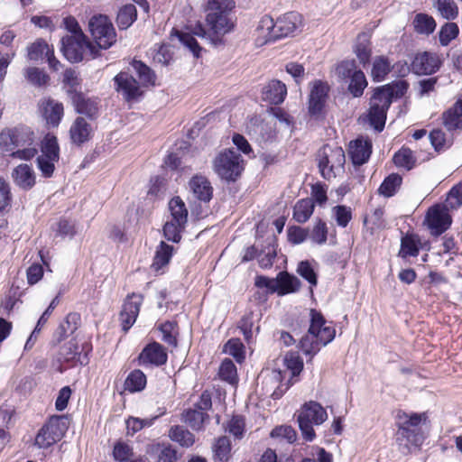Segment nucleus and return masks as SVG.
<instances>
[{
	"mask_svg": "<svg viewBox=\"0 0 462 462\" xmlns=\"http://www.w3.org/2000/svg\"><path fill=\"white\" fill-rule=\"evenodd\" d=\"M422 416L425 417V414L411 413L408 415L403 412L398 415L395 440L402 454H409L411 447L418 448L423 443L424 435L420 426Z\"/></svg>",
	"mask_w": 462,
	"mask_h": 462,
	"instance_id": "1",
	"label": "nucleus"
},
{
	"mask_svg": "<svg viewBox=\"0 0 462 462\" xmlns=\"http://www.w3.org/2000/svg\"><path fill=\"white\" fill-rule=\"evenodd\" d=\"M88 31L99 51L109 49L116 42L115 27L106 14L93 15L88 21Z\"/></svg>",
	"mask_w": 462,
	"mask_h": 462,
	"instance_id": "2",
	"label": "nucleus"
},
{
	"mask_svg": "<svg viewBox=\"0 0 462 462\" xmlns=\"http://www.w3.org/2000/svg\"><path fill=\"white\" fill-rule=\"evenodd\" d=\"M69 429L68 417L65 415H53L39 430L34 445L39 448H48L60 440Z\"/></svg>",
	"mask_w": 462,
	"mask_h": 462,
	"instance_id": "3",
	"label": "nucleus"
},
{
	"mask_svg": "<svg viewBox=\"0 0 462 462\" xmlns=\"http://www.w3.org/2000/svg\"><path fill=\"white\" fill-rule=\"evenodd\" d=\"M60 44L63 56L71 63L82 61L85 50H88L91 59H96L101 55L98 48L88 37L81 40L75 38V36H63Z\"/></svg>",
	"mask_w": 462,
	"mask_h": 462,
	"instance_id": "4",
	"label": "nucleus"
},
{
	"mask_svg": "<svg viewBox=\"0 0 462 462\" xmlns=\"http://www.w3.org/2000/svg\"><path fill=\"white\" fill-rule=\"evenodd\" d=\"M92 350L89 344L85 343L80 346L70 340L64 344L59 350L57 360L60 363L58 370L62 373L68 367H73L79 364L80 365H87L88 364V352Z\"/></svg>",
	"mask_w": 462,
	"mask_h": 462,
	"instance_id": "5",
	"label": "nucleus"
},
{
	"mask_svg": "<svg viewBox=\"0 0 462 462\" xmlns=\"http://www.w3.org/2000/svg\"><path fill=\"white\" fill-rule=\"evenodd\" d=\"M241 162L243 160L238 152L227 149L215 158L214 170L221 179L228 182L236 181L244 170Z\"/></svg>",
	"mask_w": 462,
	"mask_h": 462,
	"instance_id": "6",
	"label": "nucleus"
},
{
	"mask_svg": "<svg viewBox=\"0 0 462 462\" xmlns=\"http://www.w3.org/2000/svg\"><path fill=\"white\" fill-rule=\"evenodd\" d=\"M408 88L409 83L403 79L394 80L391 83L376 87L373 89L370 106H377L389 110L393 101L402 97Z\"/></svg>",
	"mask_w": 462,
	"mask_h": 462,
	"instance_id": "7",
	"label": "nucleus"
},
{
	"mask_svg": "<svg viewBox=\"0 0 462 462\" xmlns=\"http://www.w3.org/2000/svg\"><path fill=\"white\" fill-rule=\"evenodd\" d=\"M340 78L349 79L347 86L348 92L353 97H360L364 94L365 88L368 82L365 73L361 69H357L355 60H343L337 68Z\"/></svg>",
	"mask_w": 462,
	"mask_h": 462,
	"instance_id": "8",
	"label": "nucleus"
},
{
	"mask_svg": "<svg viewBox=\"0 0 462 462\" xmlns=\"http://www.w3.org/2000/svg\"><path fill=\"white\" fill-rule=\"evenodd\" d=\"M448 208L435 205L428 209L424 224L433 236L442 235L451 226L452 218Z\"/></svg>",
	"mask_w": 462,
	"mask_h": 462,
	"instance_id": "9",
	"label": "nucleus"
},
{
	"mask_svg": "<svg viewBox=\"0 0 462 462\" xmlns=\"http://www.w3.org/2000/svg\"><path fill=\"white\" fill-rule=\"evenodd\" d=\"M206 23L213 34V37H210V42L214 46L223 44V36L235 27L232 15H217L213 12L207 13Z\"/></svg>",
	"mask_w": 462,
	"mask_h": 462,
	"instance_id": "10",
	"label": "nucleus"
},
{
	"mask_svg": "<svg viewBox=\"0 0 462 462\" xmlns=\"http://www.w3.org/2000/svg\"><path fill=\"white\" fill-rule=\"evenodd\" d=\"M138 365L142 366L160 367L168 361L167 349L157 341L144 346L137 356Z\"/></svg>",
	"mask_w": 462,
	"mask_h": 462,
	"instance_id": "11",
	"label": "nucleus"
},
{
	"mask_svg": "<svg viewBox=\"0 0 462 462\" xmlns=\"http://www.w3.org/2000/svg\"><path fill=\"white\" fill-rule=\"evenodd\" d=\"M329 89L328 84L322 80L317 79L312 83L308 102V110L311 116L318 118L323 114Z\"/></svg>",
	"mask_w": 462,
	"mask_h": 462,
	"instance_id": "12",
	"label": "nucleus"
},
{
	"mask_svg": "<svg viewBox=\"0 0 462 462\" xmlns=\"http://www.w3.org/2000/svg\"><path fill=\"white\" fill-rule=\"evenodd\" d=\"M441 60L437 53L423 51L417 53L411 61V71L416 75H432L441 67Z\"/></svg>",
	"mask_w": 462,
	"mask_h": 462,
	"instance_id": "13",
	"label": "nucleus"
},
{
	"mask_svg": "<svg viewBox=\"0 0 462 462\" xmlns=\"http://www.w3.org/2000/svg\"><path fill=\"white\" fill-rule=\"evenodd\" d=\"M302 26V16L297 12H289L276 20V29H274V42L284 37L293 36L296 32H300Z\"/></svg>",
	"mask_w": 462,
	"mask_h": 462,
	"instance_id": "14",
	"label": "nucleus"
},
{
	"mask_svg": "<svg viewBox=\"0 0 462 462\" xmlns=\"http://www.w3.org/2000/svg\"><path fill=\"white\" fill-rule=\"evenodd\" d=\"M143 302V296L141 294L132 293L128 295L125 300L122 310L120 312V319L122 322V329L127 332L130 328L134 324L136 318L140 311V307Z\"/></svg>",
	"mask_w": 462,
	"mask_h": 462,
	"instance_id": "15",
	"label": "nucleus"
},
{
	"mask_svg": "<svg viewBox=\"0 0 462 462\" xmlns=\"http://www.w3.org/2000/svg\"><path fill=\"white\" fill-rule=\"evenodd\" d=\"M373 143L369 137H357L349 143L348 154L355 166L366 163L372 154Z\"/></svg>",
	"mask_w": 462,
	"mask_h": 462,
	"instance_id": "16",
	"label": "nucleus"
},
{
	"mask_svg": "<svg viewBox=\"0 0 462 462\" xmlns=\"http://www.w3.org/2000/svg\"><path fill=\"white\" fill-rule=\"evenodd\" d=\"M116 90L122 93L126 101L137 99L142 95L138 81L127 72H120L114 78Z\"/></svg>",
	"mask_w": 462,
	"mask_h": 462,
	"instance_id": "17",
	"label": "nucleus"
},
{
	"mask_svg": "<svg viewBox=\"0 0 462 462\" xmlns=\"http://www.w3.org/2000/svg\"><path fill=\"white\" fill-rule=\"evenodd\" d=\"M278 239L275 235L268 236L261 245L257 259L259 266L269 269L273 265L277 256Z\"/></svg>",
	"mask_w": 462,
	"mask_h": 462,
	"instance_id": "18",
	"label": "nucleus"
},
{
	"mask_svg": "<svg viewBox=\"0 0 462 462\" xmlns=\"http://www.w3.org/2000/svg\"><path fill=\"white\" fill-rule=\"evenodd\" d=\"M275 293L283 296L297 292L301 285L300 280L287 271L280 272L275 278Z\"/></svg>",
	"mask_w": 462,
	"mask_h": 462,
	"instance_id": "19",
	"label": "nucleus"
},
{
	"mask_svg": "<svg viewBox=\"0 0 462 462\" xmlns=\"http://www.w3.org/2000/svg\"><path fill=\"white\" fill-rule=\"evenodd\" d=\"M298 418L310 421L315 425H320L328 419V413L320 403L310 401L302 405Z\"/></svg>",
	"mask_w": 462,
	"mask_h": 462,
	"instance_id": "20",
	"label": "nucleus"
},
{
	"mask_svg": "<svg viewBox=\"0 0 462 462\" xmlns=\"http://www.w3.org/2000/svg\"><path fill=\"white\" fill-rule=\"evenodd\" d=\"M42 112L50 126L58 127L64 116L63 104L50 97L42 104Z\"/></svg>",
	"mask_w": 462,
	"mask_h": 462,
	"instance_id": "21",
	"label": "nucleus"
},
{
	"mask_svg": "<svg viewBox=\"0 0 462 462\" xmlns=\"http://www.w3.org/2000/svg\"><path fill=\"white\" fill-rule=\"evenodd\" d=\"M92 134L91 125L85 118L78 116L69 129V136L72 143L81 146L90 140Z\"/></svg>",
	"mask_w": 462,
	"mask_h": 462,
	"instance_id": "22",
	"label": "nucleus"
},
{
	"mask_svg": "<svg viewBox=\"0 0 462 462\" xmlns=\"http://www.w3.org/2000/svg\"><path fill=\"white\" fill-rule=\"evenodd\" d=\"M262 95L264 101L273 105H280L287 96V87L281 80L273 79L263 88Z\"/></svg>",
	"mask_w": 462,
	"mask_h": 462,
	"instance_id": "23",
	"label": "nucleus"
},
{
	"mask_svg": "<svg viewBox=\"0 0 462 462\" xmlns=\"http://www.w3.org/2000/svg\"><path fill=\"white\" fill-rule=\"evenodd\" d=\"M69 99L78 114L84 115L89 119L97 117L98 112L97 103L90 97H88L83 92L79 93Z\"/></svg>",
	"mask_w": 462,
	"mask_h": 462,
	"instance_id": "24",
	"label": "nucleus"
},
{
	"mask_svg": "<svg viewBox=\"0 0 462 462\" xmlns=\"http://www.w3.org/2000/svg\"><path fill=\"white\" fill-rule=\"evenodd\" d=\"M189 187L199 200L208 203L213 197V188L210 181L204 176L196 175L189 180Z\"/></svg>",
	"mask_w": 462,
	"mask_h": 462,
	"instance_id": "25",
	"label": "nucleus"
},
{
	"mask_svg": "<svg viewBox=\"0 0 462 462\" xmlns=\"http://www.w3.org/2000/svg\"><path fill=\"white\" fill-rule=\"evenodd\" d=\"M12 177L15 184L24 190H29L35 185L34 171L27 164H20L14 168Z\"/></svg>",
	"mask_w": 462,
	"mask_h": 462,
	"instance_id": "26",
	"label": "nucleus"
},
{
	"mask_svg": "<svg viewBox=\"0 0 462 462\" xmlns=\"http://www.w3.org/2000/svg\"><path fill=\"white\" fill-rule=\"evenodd\" d=\"M370 38L371 36L369 33L361 32L357 35L356 42L354 46V52L364 68L370 63L372 55Z\"/></svg>",
	"mask_w": 462,
	"mask_h": 462,
	"instance_id": "27",
	"label": "nucleus"
},
{
	"mask_svg": "<svg viewBox=\"0 0 462 462\" xmlns=\"http://www.w3.org/2000/svg\"><path fill=\"white\" fill-rule=\"evenodd\" d=\"M420 239L415 234H406L401 239V248L398 255L403 259L412 256L416 257L420 254Z\"/></svg>",
	"mask_w": 462,
	"mask_h": 462,
	"instance_id": "28",
	"label": "nucleus"
},
{
	"mask_svg": "<svg viewBox=\"0 0 462 462\" xmlns=\"http://www.w3.org/2000/svg\"><path fill=\"white\" fill-rule=\"evenodd\" d=\"M169 209L171 211V221L178 223L177 226H186L188 222V209L185 203L180 197L172 198L169 202Z\"/></svg>",
	"mask_w": 462,
	"mask_h": 462,
	"instance_id": "29",
	"label": "nucleus"
},
{
	"mask_svg": "<svg viewBox=\"0 0 462 462\" xmlns=\"http://www.w3.org/2000/svg\"><path fill=\"white\" fill-rule=\"evenodd\" d=\"M62 82L64 84L66 94L69 98H71L79 93L82 92V79L79 77V74L75 69L71 68L67 69L63 73Z\"/></svg>",
	"mask_w": 462,
	"mask_h": 462,
	"instance_id": "30",
	"label": "nucleus"
},
{
	"mask_svg": "<svg viewBox=\"0 0 462 462\" xmlns=\"http://www.w3.org/2000/svg\"><path fill=\"white\" fill-rule=\"evenodd\" d=\"M315 206L312 199L298 200L293 208V219L298 223L307 222L313 214Z\"/></svg>",
	"mask_w": 462,
	"mask_h": 462,
	"instance_id": "31",
	"label": "nucleus"
},
{
	"mask_svg": "<svg viewBox=\"0 0 462 462\" xmlns=\"http://www.w3.org/2000/svg\"><path fill=\"white\" fill-rule=\"evenodd\" d=\"M412 25L417 33L430 35L435 31L437 23L431 15L419 13L414 16Z\"/></svg>",
	"mask_w": 462,
	"mask_h": 462,
	"instance_id": "32",
	"label": "nucleus"
},
{
	"mask_svg": "<svg viewBox=\"0 0 462 462\" xmlns=\"http://www.w3.org/2000/svg\"><path fill=\"white\" fill-rule=\"evenodd\" d=\"M392 71L389 59L385 56H376L374 60L371 77L374 82H381Z\"/></svg>",
	"mask_w": 462,
	"mask_h": 462,
	"instance_id": "33",
	"label": "nucleus"
},
{
	"mask_svg": "<svg viewBox=\"0 0 462 462\" xmlns=\"http://www.w3.org/2000/svg\"><path fill=\"white\" fill-rule=\"evenodd\" d=\"M137 18V10L134 5L127 4L123 5L116 16V23L120 30L129 28Z\"/></svg>",
	"mask_w": 462,
	"mask_h": 462,
	"instance_id": "34",
	"label": "nucleus"
},
{
	"mask_svg": "<svg viewBox=\"0 0 462 462\" xmlns=\"http://www.w3.org/2000/svg\"><path fill=\"white\" fill-rule=\"evenodd\" d=\"M182 417L183 421L194 430H201L205 421L209 420V416L207 412L195 409L185 410L182 413Z\"/></svg>",
	"mask_w": 462,
	"mask_h": 462,
	"instance_id": "35",
	"label": "nucleus"
},
{
	"mask_svg": "<svg viewBox=\"0 0 462 462\" xmlns=\"http://www.w3.org/2000/svg\"><path fill=\"white\" fill-rule=\"evenodd\" d=\"M147 379L144 373L140 369L133 370L125 381V389L130 393L143 391L146 386Z\"/></svg>",
	"mask_w": 462,
	"mask_h": 462,
	"instance_id": "36",
	"label": "nucleus"
},
{
	"mask_svg": "<svg viewBox=\"0 0 462 462\" xmlns=\"http://www.w3.org/2000/svg\"><path fill=\"white\" fill-rule=\"evenodd\" d=\"M393 162L397 167L411 171L415 167L417 160L410 148L402 146L393 154Z\"/></svg>",
	"mask_w": 462,
	"mask_h": 462,
	"instance_id": "37",
	"label": "nucleus"
},
{
	"mask_svg": "<svg viewBox=\"0 0 462 462\" xmlns=\"http://www.w3.org/2000/svg\"><path fill=\"white\" fill-rule=\"evenodd\" d=\"M169 437L181 447L189 448L195 442L194 435L182 426L175 425L170 429Z\"/></svg>",
	"mask_w": 462,
	"mask_h": 462,
	"instance_id": "38",
	"label": "nucleus"
},
{
	"mask_svg": "<svg viewBox=\"0 0 462 462\" xmlns=\"http://www.w3.org/2000/svg\"><path fill=\"white\" fill-rule=\"evenodd\" d=\"M402 183V178L400 174L391 173L383 180L378 192L386 198H391L395 195Z\"/></svg>",
	"mask_w": 462,
	"mask_h": 462,
	"instance_id": "39",
	"label": "nucleus"
},
{
	"mask_svg": "<svg viewBox=\"0 0 462 462\" xmlns=\"http://www.w3.org/2000/svg\"><path fill=\"white\" fill-rule=\"evenodd\" d=\"M429 139L435 152L439 153L448 150L453 144V138H448L439 128L433 129L429 134Z\"/></svg>",
	"mask_w": 462,
	"mask_h": 462,
	"instance_id": "40",
	"label": "nucleus"
},
{
	"mask_svg": "<svg viewBox=\"0 0 462 462\" xmlns=\"http://www.w3.org/2000/svg\"><path fill=\"white\" fill-rule=\"evenodd\" d=\"M236 7L234 0H207L206 13H216L217 15H232Z\"/></svg>",
	"mask_w": 462,
	"mask_h": 462,
	"instance_id": "41",
	"label": "nucleus"
},
{
	"mask_svg": "<svg viewBox=\"0 0 462 462\" xmlns=\"http://www.w3.org/2000/svg\"><path fill=\"white\" fill-rule=\"evenodd\" d=\"M133 69L135 70L140 81L143 86L154 85L156 76L153 70L142 60H134L131 62Z\"/></svg>",
	"mask_w": 462,
	"mask_h": 462,
	"instance_id": "42",
	"label": "nucleus"
},
{
	"mask_svg": "<svg viewBox=\"0 0 462 462\" xmlns=\"http://www.w3.org/2000/svg\"><path fill=\"white\" fill-rule=\"evenodd\" d=\"M387 111V109L381 108L377 106H370L368 111V122L378 133H381L384 129Z\"/></svg>",
	"mask_w": 462,
	"mask_h": 462,
	"instance_id": "43",
	"label": "nucleus"
},
{
	"mask_svg": "<svg viewBox=\"0 0 462 462\" xmlns=\"http://www.w3.org/2000/svg\"><path fill=\"white\" fill-rule=\"evenodd\" d=\"M174 247L162 241L158 246L153 258L152 266L160 269L168 264L173 254Z\"/></svg>",
	"mask_w": 462,
	"mask_h": 462,
	"instance_id": "44",
	"label": "nucleus"
},
{
	"mask_svg": "<svg viewBox=\"0 0 462 462\" xmlns=\"http://www.w3.org/2000/svg\"><path fill=\"white\" fill-rule=\"evenodd\" d=\"M178 328V323L176 321H170L167 320L162 324L159 325L158 329L162 334V341L168 344L169 346H171L173 347H176L178 346V340L176 337V335L178 332L175 330Z\"/></svg>",
	"mask_w": 462,
	"mask_h": 462,
	"instance_id": "45",
	"label": "nucleus"
},
{
	"mask_svg": "<svg viewBox=\"0 0 462 462\" xmlns=\"http://www.w3.org/2000/svg\"><path fill=\"white\" fill-rule=\"evenodd\" d=\"M434 6L441 16L448 21L458 16V7L454 0H436Z\"/></svg>",
	"mask_w": 462,
	"mask_h": 462,
	"instance_id": "46",
	"label": "nucleus"
},
{
	"mask_svg": "<svg viewBox=\"0 0 462 462\" xmlns=\"http://www.w3.org/2000/svg\"><path fill=\"white\" fill-rule=\"evenodd\" d=\"M42 156L51 158L52 160L60 159V147L58 139L55 135L47 134L42 142Z\"/></svg>",
	"mask_w": 462,
	"mask_h": 462,
	"instance_id": "47",
	"label": "nucleus"
},
{
	"mask_svg": "<svg viewBox=\"0 0 462 462\" xmlns=\"http://www.w3.org/2000/svg\"><path fill=\"white\" fill-rule=\"evenodd\" d=\"M276 29V22L270 15H264L259 21L257 31L264 37L265 42H273Z\"/></svg>",
	"mask_w": 462,
	"mask_h": 462,
	"instance_id": "48",
	"label": "nucleus"
},
{
	"mask_svg": "<svg viewBox=\"0 0 462 462\" xmlns=\"http://www.w3.org/2000/svg\"><path fill=\"white\" fill-rule=\"evenodd\" d=\"M213 451L215 459L219 462H226L231 451L230 439L226 436L218 438L213 447Z\"/></svg>",
	"mask_w": 462,
	"mask_h": 462,
	"instance_id": "49",
	"label": "nucleus"
},
{
	"mask_svg": "<svg viewBox=\"0 0 462 462\" xmlns=\"http://www.w3.org/2000/svg\"><path fill=\"white\" fill-rule=\"evenodd\" d=\"M328 233L327 223L321 218H317L309 236L313 243L324 245L328 240Z\"/></svg>",
	"mask_w": 462,
	"mask_h": 462,
	"instance_id": "50",
	"label": "nucleus"
},
{
	"mask_svg": "<svg viewBox=\"0 0 462 462\" xmlns=\"http://www.w3.org/2000/svg\"><path fill=\"white\" fill-rule=\"evenodd\" d=\"M28 58L31 60L38 61L43 60L51 48L43 39H38L28 48Z\"/></svg>",
	"mask_w": 462,
	"mask_h": 462,
	"instance_id": "51",
	"label": "nucleus"
},
{
	"mask_svg": "<svg viewBox=\"0 0 462 462\" xmlns=\"http://www.w3.org/2000/svg\"><path fill=\"white\" fill-rule=\"evenodd\" d=\"M223 351L233 356L236 362L245 360V346L239 338H231L225 345Z\"/></svg>",
	"mask_w": 462,
	"mask_h": 462,
	"instance_id": "52",
	"label": "nucleus"
},
{
	"mask_svg": "<svg viewBox=\"0 0 462 462\" xmlns=\"http://www.w3.org/2000/svg\"><path fill=\"white\" fill-rule=\"evenodd\" d=\"M26 79L34 87H42L48 84L50 77L37 67H30L25 69Z\"/></svg>",
	"mask_w": 462,
	"mask_h": 462,
	"instance_id": "53",
	"label": "nucleus"
},
{
	"mask_svg": "<svg viewBox=\"0 0 462 462\" xmlns=\"http://www.w3.org/2000/svg\"><path fill=\"white\" fill-rule=\"evenodd\" d=\"M112 455L114 459L117 462H129L133 460L134 450L127 443L118 440L114 445Z\"/></svg>",
	"mask_w": 462,
	"mask_h": 462,
	"instance_id": "54",
	"label": "nucleus"
},
{
	"mask_svg": "<svg viewBox=\"0 0 462 462\" xmlns=\"http://www.w3.org/2000/svg\"><path fill=\"white\" fill-rule=\"evenodd\" d=\"M459 33V28L455 23H446L439 32V43L448 46Z\"/></svg>",
	"mask_w": 462,
	"mask_h": 462,
	"instance_id": "55",
	"label": "nucleus"
},
{
	"mask_svg": "<svg viewBox=\"0 0 462 462\" xmlns=\"http://www.w3.org/2000/svg\"><path fill=\"white\" fill-rule=\"evenodd\" d=\"M218 374L223 381L229 383H235L237 377V371L234 362L229 358L224 359L220 365Z\"/></svg>",
	"mask_w": 462,
	"mask_h": 462,
	"instance_id": "56",
	"label": "nucleus"
},
{
	"mask_svg": "<svg viewBox=\"0 0 462 462\" xmlns=\"http://www.w3.org/2000/svg\"><path fill=\"white\" fill-rule=\"evenodd\" d=\"M178 223L167 221L162 228L163 236L172 243H179L181 240V233L185 230L186 226L180 227Z\"/></svg>",
	"mask_w": 462,
	"mask_h": 462,
	"instance_id": "57",
	"label": "nucleus"
},
{
	"mask_svg": "<svg viewBox=\"0 0 462 462\" xmlns=\"http://www.w3.org/2000/svg\"><path fill=\"white\" fill-rule=\"evenodd\" d=\"M442 120L448 132L462 129V116L449 108L443 112Z\"/></svg>",
	"mask_w": 462,
	"mask_h": 462,
	"instance_id": "58",
	"label": "nucleus"
},
{
	"mask_svg": "<svg viewBox=\"0 0 462 462\" xmlns=\"http://www.w3.org/2000/svg\"><path fill=\"white\" fill-rule=\"evenodd\" d=\"M177 37L192 52L195 58H199L202 48L193 35L189 32H178Z\"/></svg>",
	"mask_w": 462,
	"mask_h": 462,
	"instance_id": "59",
	"label": "nucleus"
},
{
	"mask_svg": "<svg viewBox=\"0 0 462 462\" xmlns=\"http://www.w3.org/2000/svg\"><path fill=\"white\" fill-rule=\"evenodd\" d=\"M157 452H159L158 458L161 462H177L178 454L177 450L172 448L171 444L157 443L154 446Z\"/></svg>",
	"mask_w": 462,
	"mask_h": 462,
	"instance_id": "60",
	"label": "nucleus"
},
{
	"mask_svg": "<svg viewBox=\"0 0 462 462\" xmlns=\"http://www.w3.org/2000/svg\"><path fill=\"white\" fill-rule=\"evenodd\" d=\"M297 273L311 286H316L318 284V275L308 260L299 263Z\"/></svg>",
	"mask_w": 462,
	"mask_h": 462,
	"instance_id": "61",
	"label": "nucleus"
},
{
	"mask_svg": "<svg viewBox=\"0 0 462 462\" xmlns=\"http://www.w3.org/2000/svg\"><path fill=\"white\" fill-rule=\"evenodd\" d=\"M310 235V229L300 226H291L287 229L288 241L292 245L303 243Z\"/></svg>",
	"mask_w": 462,
	"mask_h": 462,
	"instance_id": "62",
	"label": "nucleus"
},
{
	"mask_svg": "<svg viewBox=\"0 0 462 462\" xmlns=\"http://www.w3.org/2000/svg\"><path fill=\"white\" fill-rule=\"evenodd\" d=\"M446 206L450 209H457L462 206V182L454 185L448 192Z\"/></svg>",
	"mask_w": 462,
	"mask_h": 462,
	"instance_id": "63",
	"label": "nucleus"
},
{
	"mask_svg": "<svg viewBox=\"0 0 462 462\" xmlns=\"http://www.w3.org/2000/svg\"><path fill=\"white\" fill-rule=\"evenodd\" d=\"M284 363L291 371V377L298 376L303 369V361L297 353H288L284 357Z\"/></svg>",
	"mask_w": 462,
	"mask_h": 462,
	"instance_id": "64",
	"label": "nucleus"
}]
</instances>
